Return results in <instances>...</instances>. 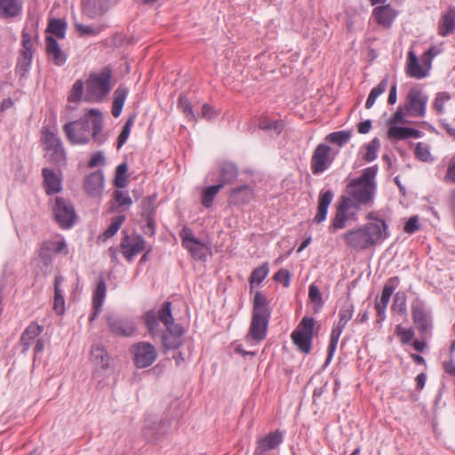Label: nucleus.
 Masks as SVG:
<instances>
[{"mask_svg": "<svg viewBox=\"0 0 455 455\" xmlns=\"http://www.w3.org/2000/svg\"><path fill=\"white\" fill-rule=\"evenodd\" d=\"M378 165L367 167L362 174L352 179L346 187V195L341 196L336 213L329 226V232L335 233L346 227L348 220H355L356 212L363 206L373 204L377 182Z\"/></svg>", "mask_w": 455, "mask_h": 455, "instance_id": "1", "label": "nucleus"}, {"mask_svg": "<svg viewBox=\"0 0 455 455\" xmlns=\"http://www.w3.org/2000/svg\"><path fill=\"white\" fill-rule=\"evenodd\" d=\"M143 318L152 335L157 332L159 322L164 324L166 330L162 334V344L165 350H175L183 344L185 329L173 322L172 302L164 301L158 311L149 310L145 313Z\"/></svg>", "mask_w": 455, "mask_h": 455, "instance_id": "2", "label": "nucleus"}, {"mask_svg": "<svg viewBox=\"0 0 455 455\" xmlns=\"http://www.w3.org/2000/svg\"><path fill=\"white\" fill-rule=\"evenodd\" d=\"M102 129L103 116L96 108L90 109L82 118L63 125L66 137L73 145L87 144L90 141V135L99 144L103 143Z\"/></svg>", "mask_w": 455, "mask_h": 455, "instance_id": "3", "label": "nucleus"}, {"mask_svg": "<svg viewBox=\"0 0 455 455\" xmlns=\"http://www.w3.org/2000/svg\"><path fill=\"white\" fill-rule=\"evenodd\" d=\"M387 236V224L385 220L368 223L347 231L343 237L347 247L355 251H364L375 246Z\"/></svg>", "mask_w": 455, "mask_h": 455, "instance_id": "4", "label": "nucleus"}, {"mask_svg": "<svg viewBox=\"0 0 455 455\" xmlns=\"http://www.w3.org/2000/svg\"><path fill=\"white\" fill-rule=\"evenodd\" d=\"M112 70L105 67L99 74H91L86 81V96L88 100L101 101L110 92Z\"/></svg>", "mask_w": 455, "mask_h": 455, "instance_id": "5", "label": "nucleus"}, {"mask_svg": "<svg viewBox=\"0 0 455 455\" xmlns=\"http://www.w3.org/2000/svg\"><path fill=\"white\" fill-rule=\"evenodd\" d=\"M41 140L44 144V150L49 152V161L60 167L66 165L67 157L65 148L61 140L57 134L52 132L49 128L44 127Z\"/></svg>", "mask_w": 455, "mask_h": 455, "instance_id": "6", "label": "nucleus"}, {"mask_svg": "<svg viewBox=\"0 0 455 455\" xmlns=\"http://www.w3.org/2000/svg\"><path fill=\"white\" fill-rule=\"evenodd\" d=\"M314 328L315 319L305 316L291 335L294 345L304 354H309L311 351Z\"/></svg>", "mask_w": 455, "mask_h": 455, "instance_id": "7", "label": "nucleus"}, {"mask_svg": "<svg viewBox=\"0 0 455 455\" xmlns=\"http://www.w3.org/2000/svg\"><path fill=\"white\" fill-rule=\"evenodd\" d=\"M35 50L32 36L24 29L21 35V48L19 51L15 66V73L19 75L20 78L25 77L26 74L28 72L32 64Z\"/></svg>", "mask_w": 455, "mask_h": 455, "instance_id": "8", "label": "nucleus"}, {"mask_svg": "<svg viewBox=\"0 0 455 455\" xmlns=\"http://www.w3.org/2000/svg\"><path fill=\"white\" fill-rule=\"evenodd\" d=\"M52 212L55 221L61 228H71L77 218L73 204L62 196L55 197Z\"/></svg>", "mask_w": 455, "mask_h": 455, "instance_id": "9", "label": "nucleus"}, {"mask_svg": "<svg viewBox=\"0 0 455 455\" xmlns=\"http://www.w3.org/2000/svg\"><path fill=\"white\" fill-rule=\"evenodd\" d=\"M354 313V306L350 303H346L339 310V320L338 324L333 327L331 332L330 343L328 347V356L326 362L331 360L333 354L336 350L337 344L339 337L347 324V323L352 318Z\"/></svg>", "mask_w": 455, "mask_h": 455, "instance_id": "10", "label": "nucleus"}, {"mask_svg": "<svg viewBox=\"0 0 455 455\" xmlns=\"http://www.w3.org/2000/svg\"><path fill=\"white\" fill-rule=\"evenodd\" d=\"M427 97L422 90L412 87L409 90L404 104L406 114L413 117H421L426 114Z\"/></svg>", "mask_w": 455, "mask_h": 455, "instance_id": "11", "label": "nucleus"}, {"mask_svg": "<svg viewBox=\"0 0 455 455\" xmlns=\"http://www.w3.org/2000/svg\"><path fill=\"white\" fill-rule=\"evenodd\" d=\"M124 236L120 243L121 252L126 260L131 261L134 256L146 249V241L140 234L129 235L123 231Z\"/></svg>", "mask_w": 455, "mask_h": 455, "instance_id": "12", "label": "nucleus"}, {"mask_svg": "<svg viewBox=\"0 0 455 455\" xmlns=\"http://www.w3.org/2000/svg\"><path fill=\"white\" fill-rule=\"evenodd\" d=\"M133 363L138 368L150 366L157 358L155 347L148 342H139L132 347Z\"/></svg>", "mask_w": 455, "mask_h": 455, "instance_id": "13", "label": "nucleus"}, {"mask_svg": "<svg viewBox=\"0 0 455 455\" xmlns=\"http://www.w3.org/2000/svg\"><path fill=\"white\" fill-rule=\"evenodd\" d=\"M331 147L326 144H319L315 148L311 157V170L314 174L323 172L331 164Z\"/></svg>", "mask_w": 455, "mask_h": 455, "instance_id": "14", "label": "nucleus"}, {"mask_svg": "<svg viewBox=\"0 0 455 455\" xmlns=\"http://www.w3.org/2000/svg\"><path fill=\"white\" fill-rule=\"evenodd\" d=\"M107 323L110 331L119 337H131L136 331L134 323L129 319L117 318L114 315L107 316Z\"/></svg>", "mask_w": 455, "mask_h": 455, "instance_id": "15", "label": "nucleus"}, {"mask_svg": "<svg viewBox=\"0 0 455 455\" xmlns=\"http://www.w3.org/2000/svg\"><path fill=\"white\" fill-rule=\"evenodd\" d=\"M111 0H84L82 12L90 19H97L108 12Z\"/></svg>", "mask_w": 455, "mask_h": 455, "instance_id": "16", "label": "nucleus"}, {"mask_svg": "<svg viewBox=\"0 0 455 455\" xmlns=\"http://www.w3.org/2000/svg\"><path fill=\"white\" fill-rule=\"evenodd\" d=\"M63 251L68 254L67 243L63 239L44 241L39 250V258L45 266H49L52 263V253H60Z\"/></svg>", "mask_w": 455, "mask_h": 455, "instance_id": "17", "label": "nucleus"}, {"mask_svg": "<svg viewBox=\"0 0 455 455\" xmlns=\"http://www.w3.org/2000/svg\"><path fill=\"white\" fill-rule=\"evenodd\" d=\"M411 315L418 331L420 333H425L430 325V317L425 304L419 299H415L411 304Z\"/></svg>", "mask_w": 455, "mask_h": 455, "instance_id": "18", "label": "nucleus"}, {"mask_svg": "<svg viewBox=\"0 0 455 455\" xmlns=\"http://www.w3.org/2000/svg\"><path fill=\"white\" fill-rule=\"evenodd\" d=\"M182 245L189 251L191 256L196 259H204L206 257V248L203 243L198 241L191 231L186 232L183 229L181 233Z\"/></svg>", "mask_w": 455, "mask_h": 455, "instance_id": "19", "label": "nucleus"}, {"mask_svg": "<svg viewBox=\"0 0 455 455\" xmlns=\"http://www.w3.org/2000/svg\"><path fill=\"white\" fill-rule=\"evenodd\" d=\"M252 318L270 320L271 308L267 298L261 292L256 291L252 301Z\"/></svg>", "mask_w": 455, "mask_h": 455, "instance_id": "20", "label": "nucleus"}, {"mask_svg": "<svg viewBox=\"0 0 455 455\" xmlns=\"http://www.w3.org/2000/svg\"><path fill=\"white\" fill-rule=\"evenodd\" d=\"M253 196L252 187L242 185L231 189L228 203L230 205L245 204L252 200Z\"/></svg>", "mask_w": 455, "mask_h": 455, "instance_id": "21", "label": "nucleus"}, {"mask_svg": "<svg viewBox=\"0 0 455 455\" xmlns=\"http://www.w3.org/2000/svg\"><path fill=\"white\" fill-rule=\"evenodd\" d=\"M45 52L56 66L60 67L66 63L67 54L60 49L57 40L52 36L45 38Z\"/></svg>", "mask_w": 455, "mask_h": 455, "instance_id": "22", "label": "nucleus"}, {"mask_svg": "<svg viewBox=\"0 0 455 455\" xmlns=\"http://www.w3.org/2000/svg\"><path fill=\"white\" fill-rule=\"evenodd\" d=\"M397 12L390 4L375 7L372 11V16L376 22L385 28H390Z\"/></svg>", "mask_w": 455, "mask_h": 455, "instance_id": "23", "label": "nucleus"}, {"mask_svg": "<svg viewBox=\"0 0 455 455\" xmlns=\"http://www.w3.org/2000/svg\"><path fill=\"white\" fill-rule=\"evenodd\" d=\"M104 183V175L102 171L99 170L86 176L84 181V188L91 196H96L101 194Z\"/></svg>", "mask_w": 455, "mask_h": 455, "instance_id": "24", "label": "nucleus"}, {"mask_svg": "<svg viewBox=\"0 0 455 455\" xmlns=\"http://www.w3.org/2000/svg\"><path fill=\"white\" fill-rule=\"evenodd\" d=\"M283 436L281 431L270 432L265 437L259 440L254 452L267 455V451L276 448L283 442Z\"/></svg>", "mask_w": 455, "mask_h": 455, "instance_id": "25", "label": "nucleus"}, {"mask_svg": "<svg viewBox=\"0 0 455 455\" xmlns=\"http://www.w3.org/2000/svg\"><path fill=\"white\" fill-rule=\"evenodd\" d=\"M42 176L44 178V186L45 188V193L48 196L61 191V179L56 174V172L52 169L43 168Z\"/></svg>", "mask_w": 455, "mask_h": 455, "instance_id": "26", "label": "nucleus"}, {"mask_svg": "<svg viewBox=\"0 0 455 455\" xmlns=\"http://www.w3.org/2000/svg\"><path fill=\"white\" fill-rule=\"evenodd\" d=\"M333 192L331 189L321 190L318 197L317 212L314 221L317 224L322 223L327 216L328 208L333 200Z\"/></svg>", "mask_w": 455, "mask_h": 455, "instance_id": "27", "label": "nucleus"}, {"mask_svg": "<svg viewBox=\"0 0 455 455\" xmlns=\"http://www.w3.org/2000/svg\"><path fill=\"white\" fill-rule=\"evenodd\" d=\"M238 177V168L232 162H223L220 166V177L218 179V185H226L234 183Z\"/></svg>", "mask_w": 455, "mask_h": 455, "instance_id": "28", "label": "nucleus"}, {"mask_svg": "<svg viewBox=\"0 0 455 455\" xmlns=\"http://www.w3.org/2000/svg\"><path fill=\"white\" fill-rule=\"evenodd\" d=\"M91 361L98 367L106 370L109 368L110 355L105 347L100 343L93 344L90 352Z\"/></svg>", "mask_w": 455, "mask_h": 455, "instance_id": "29", "label": "nucleus"}, {"mask_svg": "<svg viewBox=\"0 0 455 455\" xmlns=\"http://www.w3.org/2000/svg\"><path fill=\"white\" fill-rule=\"evenodd\" d=\"M455 31V7L450 6L444 12L438 25V33L442 36H446Z\"/></svg>", "mask_w": 455, "mask_h": 455, "instance_id": "30", "label": "nucleus"}, {"mask_svg": "<svg viewBox=\"0 0 455 455\" xmlns=\"http://www.w3.org/2000/svg\"><path fill=\"white\" fill-rule=\"evenodd\" d=\"M269 320L264 318H252L249 329V336L256 341H262L267 336Z\"/></svg>", "mask_w": 455, "mask_h": 455, "instance_id": "31", "label": "nucleus"}, {"mask_svg": "<svg viewBox=\"0 0 455 455\" xmlns=\"http://www.w3.org/2000/svg\"><path fill=\"white\" fill-rule=\"evenodd\" d=\"M44 330L42 325L33 322L22 332L20 337V345L22 346V352L29 349L32 341L39 336Z\"/></svg>", "mask_w": 455, "mask_h": 455, "instance_id": "32", "label": "nucleus"}, {"mask_svg": "<svg viewBox=\"0 0 455 455\" xmlns=\"http://www.w3.org/2000/svg\"><path fill=\"white\" fill-rule=\"evenodd\" d=\"M422 132L417 129L411 127H402L392 125L389 127L387 136L390 139H395L398 140H406L409 138H419Z\"/></svg>", "mask_w": 455, "mask_h": 455, "instance_id": "33", "label": "nucleus"}, {"mask_svg": "<svg viewBox=\"0 0 455 455\" xmlns=\"http://www.w3.org/2000/svg\"><path fill=\"white\" fill-rule=\"evenodd\" d=\"M407 74L411 77L421 79L427 76V72L419 65L417 56L413 52H409V63L407 66Z\"/></svg>", "mask_w": 455, "mask_h": 455, "instance_id": "34", "label": "nucleus"}, {"mask_svg": "<svg viewBox=\"0 0 455 455\" xmlns=\"http://www.w3.org/2000/svg\"><path fill=\"white\" fill-rule=\"evenodd\" d=\"M21 2L20 0H0V12L5 17H16L21 12Z\"/></svg>", "mask_w": 455, "mask_h": 455, "instance_id": "35", "label": "nucleus"}, {"mask_svg": "<svg viewBox=\"0 0 455 455\" xmlns=\"http://www.w3.org/2000/svg\"><path fill=\"white\" fill-rule=\"evenodd\" d=\"M127 89L118 87L114 92V101L112 106V115L118 117L124 108V104L127 96Z\"/></svg>", "mask_w": 455, "mask_h": 455, "instance_id": "36", "label": "nucleus"}, {"mask_svg": "<svg viewBox=\"0 0 455 455\" xmlns=\"http://www.w3.org/2000/svg\"><path fill=\"white\" fill-rule=\"evenodd\" d=\"M352 137L351 131H339L328 134L325 138L327 142L337 145L339 148L345 146Z\"/></svg>", "mask_w": 455, "mask_h": 455, "instance_id": "37", "label": "nucleus"}, {"mask_svg": "<svg viewBox=\"0 0 455 455\" xmlns=\"http://www.w3.org/2000/svg\"><path fill=\"white\" fill-rule=\"evenodd\" d=\"M125 220L124 215H118L116 217H114L111 220V224L109 227L100 235V238H101L103 241H106L112 236H114L119 228H121L122 224Z\"/></svg>", "mask_w": 455, "mask_h": 455, "instance_id": "38", "label": "nucleus"}, {"mask_svg": "<svg viewBox=\"0 0 455 455\" xmlns=\"http://www.w3.org/2000/svg\"><path fill=\"white\" fill-rule=\"evenodd\" d=\"M67 23L60 19H52L49 21L46 32L63 39L66 35Z\"/></svg>", "mask_w": 455, "mask_h": 455, "instance_id": "39", "label": "nucleus"}, {"mask_svg": "<svg viewBox=\"0 0 455 455\" xmlns=\"http://www.w3.org/2000/svg\"><path fill=\"white\" fill-rule=\"evenodd\" d=\"M221 188L222 185L218 184L204 188L202 192L203 206L205 208H210L213 204L215 196L218 195Z\"/></svg>", "mask_w": 455, "mask_h": 455, "instance_id": "40", "label": "nucleus"}, {"mask_svg": "<svg viewBox=\"0 0 455 455\" xmlns=\"http://www.w3.org/2000/svg\"><path fill=\"white\" fill-rule=\"evenodd\" d=\"M107 286L103 277H100L98 281L97 287L93 291L92 295V305H96L97 307H102L103 301L106 297Z\"/></svg>", "mask_w": 455, "mask_h": 455, "instance_id": "41", "label": "nucleus"}, {"mask_svg": "<svg viewBox=\"0 0 455 455\" xmlns=\"http://www.w3.org/2000/svg\"><path fill=\"white\" fill-rule=\"evenodd\" d=\"M268 265L267 263H264L260 267H256L251 274L249 282L251 285V289L253 288V284H260L264 279L268 275Z\"/></svg>", "mask_w": 455, "mask_h": 455, "instance_id": "42", "label": "nucleus"}, {"mask_svg": "<svg viewBox=\"0 0 455 455\" xmlns=\"http://www.w3.org/2000/svg\"><path fill=\"white\" fill-rule=\"evenodd\" d=\"M127 171L128 166L126 163H122L116 167L114 180V184L116 188H123L127 186Z\"/></svg>", "mask_w": 455, "mask_h": 455, "instance_id": "43", "label": "nucleus"}, {"mask_svg": "<svg viewBox=\"0 0 455 455\" xmlns=\"http://www.w3.org/2000/svg\"><path fill=\"white\" fill-rule=\"evenodd\" d=\"M156 199V196L153 195L148 197H145L141 201V217H149V216H155L156 213V205L155 202Z\"/></svg>", "mask_w": 455, "mask_h": 455, "instance_id": "44", "label": "nucleus"}, {"mask_svg": "<svg viewBox=\"0 0 455 455\" xmlns=\"http://www.w3.org/2000/svg\"><path fill=\"white\" fill-rule=\"evenodd\" d=\"M113 199L115 200L116 206L118 208H122V211L128 209L132 204V198L121 190L114 191Z\"/></svg>", "mask_w": 455, "mask_h": 455, "instance_id": "45", "label": "nucleus"}, {"mask_svg": "<svg viewBox=\"0 0 455 455\" xmlns=\"http://www.w3.org/2000/svg\"><path fill=\"white\" fill-rule=\"evenodd\" d=\"M308 298L312 303H314V307L315 311H317L319 308H321L323 305V300L322 297V293L319 290V288L312 283L309 286L308 289Z\"/></svg>", "mask_w": 455, "mask_h": 455, "instance_id": "46", "label": "nucleus"}, {"mask_svg": "<svg viewBox=\"0 0 455 455\" xmlns=\"http://www.w3.org/2000/svg\"><path fill=\"white\" fill-rule=\"evenodd\" d=\"M178 108L181 109V111L184 113V115L191 121L196 120L195 114L193 112V108L188 100V99L183 95L180 94L178 100Z\"/></svg>", "mask_w": 455, "mask_h": 455, "instance_id": "47", "label": "nucleus"}, {"mask_svg": "<svg viewBox=\"0 0 455 455\" xmlns=\"http://www.w3.org/2000/svg\"><path fill=\"white\" fill-rule=\"evenodd\" d=\"M84 82L82 80H77L74 84V85L70 91V93L68 97V102H72V103L79 102L84 94Z\"/></svg>", "mask_w": 455, "mask_h": 455, "instance_id": "48", "label": "nucleus"}, {"mask_svg": "<svg viewBox=\"0 0 455 455\" xmlns=\"http://www.w3.org/2000/svg\"><path fill=\"white\" fill-rule=\"evenodd\" d=\"M392 308L401 315H406V295L404 292L399 291L395 293Z\"/></svg>", "mask_w": 455, "mask_h": 455, "instance_id": "49", "label": "nucleus"}, {"mask_svg": "<svg viewBox=\"0 0 455 455\" xmlns=\"http://www.w3.org/2000/svg\"><path fill=\"white\" fill-rule=\"evenodd\" d=\"M134 117H135L134 115L131 116L125 122L124 125L123 126L122 132L117 138V148L118 149L126 142V140L130 135V132H131V128L133 124Z\"/></svg>", "mask_w": 455, "mask_h": 455, "instance_id": "50", "label": "nucleus"}, {"mask_svg": "<svg viewBox=\"0 0 455 455\" xmlns=\"http://www.w3.org/2000/svg\"><path fill=\"white\" fill-rule=\"evenodd\" d=\"M259 128L264 131L274 130L280 133L283 130V124L278 121H272L267 117H261L259 122Z\"/></svg>", "mask_w": 455, "mask_h": 455, "instance_id": "51", "label": "nucleus"}, {"mask_svg": "<svg viewBox=\"0 0 455 455\" xmlns=\"http://www.w3.org/2000/svg\"><path fill=\"white\" fill-rule=\"evenodd\" d=\"M379 148V140L374 138L369 144L366 145L367 152L363 156V160L366 162H371L377 158V152Z\"/></svg>", "mask_w": 455, "mask_h": 455, "instance_id": "52", "label": "nucleus"}, {"mask_svg": "<svg viewBox=\"0 0 455 455\" xmlns=\"http://www.w3.org/2000/svg\"><path fill=\"white\" fill-rule=\"evenodd\" d=\"M400 279L398 276L390 277L384 284L382 293L384 296L391 298L396 287L399 285Z\"/></svg>", "mask_w": 455, "mask_h": 455, "instance_id": "53", "label": "nucleus"}, {"mask_svg": "<svg viewBox=\"0 0 455 455\" xmlns=\"http://www.w3.org/2000/svg\"><path fill=\"white\" fill-rule=\"evenodd\" d=\"M416 158L427 162L431 158L430 152L426 145L422 142H419L414 151Z\"/></svg>", "mask_w": 455, "mask_h": 455, "instance_id": "54", "label": "nucleus"}, {"mask_svg": "<svg viewBox=\"0 0 455 455\" xmlns=\"http://www.w3.org/2000/svg\"><path fill=\"white\" fill-rule=\"evenodd\" d=\"M274 280L283 283L284 287H288L291 283V275L287 269L281 268L274 275Z\"/></svg>", "mask_w": 455, "mask_h": 455, "instance_id": "55", "label": "nucleus"}, {"mask_svg": "<svg viewBox=\"0 0 455 455\" xmlns=\"http://www.w3.org/2000/svg\"><path fill=\"white\" fill-rule=\"evenodd\" d=\"M396 333L401 337V342L403 344H408L414 337V331L411 328L405 329L401 325L396 327Z\"/></svg>", "mask_w": 455, "mask_h": 455, "instance_id": "56", "label": "nucleus"}, {"mask_svg": "<svg viewBox=\"0 0 455 455\" xmlns=\"http://www.w3.org/2000/svg\"><path fill=\"white\" fill-rule=\"evenodd\" d=\"M450 98L451 97L448 92H441L437 94L434 102V108L438 114L443 112L444 102L450 100Z\"/></svg>", "mask_w": 455, "mask_h": 455, "instance_id": "57", "label": "nucleus"}, {"mask_svg": "<svg viewBox=\"0 0 455 455\" xmlns=\"http://www.w3.org/2000/svg\"><path fill=\"white\" fill-rule=\"evenodd\" d=\"M387 84L388 77L387 76H386L376 87L371 89L370 95L377 99L380 94H382L387 90Z\"/></svg>", "mask_w": 455, "mask_h": 455, "instance_id": "58", "label": "nucleus"}, {"mask_svg": "<svg viewBox=\"0 0 455 455\" xmlns=\"http://www.w3.org/2000/svg\"><path fill=\"white\" fill-rule=\"evenodd\" d=\"M387 84L388 77L387 76H386L376 87L371 89L370 95L377 99L380 94H382L387 90Z\"/></svg>", "mask_w": 455, "mask_h": 455, "instance_id": "59", "label": "nucleus"}, {"mask_svg": "<svg viewBox=\"0 0 455 455\" xmlns=\"http://www.w3.org/2000/svg\"><path fill=\"white\" fill-rule=\"evenodd\" d=\"M146 221V226L143 227V232L149 236H153L156 233L155 216L143 218Z\"/></svg>", "mask_w": 455, "mask_h": 455, "instance_id": "60", "label": "nucleus"}, {"mask_svg": "<svg viewBox=\"0 0 455 455\" xmlns=\"http://www.w3.org/2000/svg\"><path fill=\"white\" fill-rule=\"evenodd\" d=\"M105 164V157L102 154V152L99 151L94 153L90 161L88 162V167L89 168H94L98 165H103Z\"/></svg>", "mask_w": 455, "mask_h": 455, "instance_id": "61", "label": "nucleus"}, {"mask_svg": "<svg viewBox=\"0 0 455 455\" xmlns=\"http://www.w3.org/2000/svg\"><path fill=\"white\" fill-rule=\"evenodd\" d=\"M75 28L79 32L81 36H94L98 33L97 30L92 27L85 26L81 23H75Z\"/></svg>", "mask_w": 455, "mask_h": 455, "instance_id": "62", "label": "nucleus"}, {"mask_svg": "<svg viewBox=\"0 0 455 455\" xmlns=\"http://www.w3.org/2000/svg\"><path fill=\"white\" fill-rule=\"evenodd\" d=\"M419 228V225L418 217L413 216V217L410 218V220L406 222V224L403 228V231L408 234H412L416 230H418Z\"/></svg>", "mask_w": 455, "mask_h": 455, "instance_id": "63", "label": "nucleus"}, {"mask_svg": "<svg viewBox=\"0 0 455 455\" xmlns=\"http://www.w3.org/2000/svg\"><path fill=\"white\" fill-rule=\"evenodd\" d=\"M445 179L451 183H455V156L449 163Z\"/></svg>", "mask_w": 455, "mask_h": 455, "instance_id": "64", "label": "nucleus"}]
</instances>
